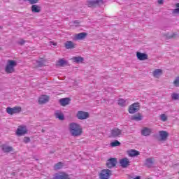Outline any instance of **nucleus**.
I'll use <instances>...</instances> for the list:
<instances>
[{"label":"nucleus","instance_id":"nucleus-41","mask_svg":"<svg viewBox=\"0 0 179 179\" xmlns=\"http://www.w3.org/2000/svg\"><path fill=\"white\" fill-rule=\"evenodd\" d=\"M157 3L159 5H163V0H158Z\"/></svg>","mask_w":179,"mask_h":179},{"label":"nucleus","instance_id":"nucleus-27","mask_svg":"<svg viewBox=\"0 0 179 179\" xmlns=\"http://www.w3.org/2000/svg\"><path fill=\"white\" fill-rule=\"evenodd\" d=\"M64 166V164L62 162H58L57 164H55L54 170H60Z\"/></svg>","mask_w":179,"mask_h":179},{"label":"nucleus","instance_id":"nucleus-38","mask_svg":"<svg viewBox=\"0 0 179 179\" xmlns=\"http://www.w3.org/2000/svg\"><path fill=\"white\" fill-rule=\"evenodd\" d=\"M30 142V138L29 137H24V143H28Z\"/></svg>","mask_w":179,"mask_h":179},{"label":"nucleus","instance_id":"nucleus-37","mask_svg":"<svg viewBox=\"0 0 179 179\" xmlns=\"http://www.w3.org/2000/svg\"><path fill=\"white\" fill-rule=\"evenodd\" d=\"M31 5H34L38 2V0H28Z\"/></svg>","mask_w":179,"mask_h":179},{"label":"nucleus","instance_id":"nucleus-28","mask_svg":"<svg viewBox=\"0 0 179 179\" xmlns=\"http://www.w3.org/2000/svg\"><path fill=\"white\" fill-rule=\"evenodd\" d=\"M66 64V62L63 59H59L58 62H57L56 65L58 66H64V65Z\"/></svg>","mask_w":179,"mask_h":179},{"label":"nucleus","instance_id":"nucleus-1","mask_svg":"<svg viewBox=\"0 0 179 179\" xmlns=\"http://www.w3.org/2000/svg\"><path fill=\"white\" fill-rule=\"evenodd\" d=\"M69 131L73 137H78L83 133L81 126L76 122L69 124Z\"/></svg>","mask_w":179,"mask_h":179},{"label":"nucleus","instance_id":"nucleus-5","mask_svg":"<svg viewBox=\"0 0 179 179\" xmlns=\"http://www.w3.org/2000/svg\"><path fill=\"white\" fill-rule=\"evenodd\" d=\"M140 105L139 103H134L129 106L128 112L131 114H134L139 110Z\"/></svg>","mask_w":179,"mask_h":179},{"label":"nucleus","instance_id":"nucleus-16","mask_svg":"<svg viewBox=\"0 0 179 179\" xmlns=\"http://www.w3.org/2000/svg\"><path fill=\"white\" fill-rule=\"evenodd\" d=\"M64 47H66V49H74L76 48V45L73 42L71 41H66V43H64Z\"/></svg>","mask_w":179,"mask_h":179},{"label":"nucleus","instance_id":"nucleus-7","mask_svg":"<svg viewBox=\"0 0 179 179\" xmlns=\"http://www.w3.org/2000/svg\"><path fill=\"white\" fill-rule=\"evenodd\" d=\"M53 179H71V178L65 172H60L55 174Z\"/></svg>","mask_w":179,"mask_h":179},{"label":"nucleus","instance_id":"nucleus-30","mask_svg":"<svg viewBox=\"0 0 179 179\" xmlns=\"http://www.w3.org/2000/svg\"><path fill=\"white\" fill-rule=\"evenodd\" d=\"M120 145H121V143L117 140L110 143V146H111L112 148L119 147Z\"/></svg>","mask_w":179,"mask_h":179},{"label":"nucleus","instance_id":"nucleus-34","mask_svg":"<svg viewBox=\"0 0 179 179\" xmlns=\"http://www.w3.org/2000/svg\"><path fill=\"white\" fill-rule=\"evenodd\" d=\"M173 85H175L176 87H179V77H176L175 80H173Z\"/></svg>","mask_w":179,"mask_h":179},{"label":"nucleus","instance_id":"nucleus-2","mask_svg":"<svg viewBox=\"0 0 179 179\" xmlns=\"http://www.w3.org/2000/svg\"><path fill=\"white\" fill-rule=\"evenodd\" d=\"M17 62L15 60H8L7 64L5 66V72L7 74L15 73V67L17 66Z\"/></svg>","mask_w":179,"mask_h":179},{"label":"nucleus","instance_id":"nucleus-9","mask_svg":"<svg viewBox=\"0 0 179 179\" xmlns=\"http://www.w3.org/2000/svg\"><path fill=\"white\" fill-rule=\"evenodd\" d=\"M76 117L80 120H84L89 117V113L87 112L79 111L77 113Z\"/></svg>","mask_w":179,"mask_h":179},{"label":"nucleus","instance_id":"nucleus-3","mask_svg":"<svg viewBox=\"0 0 179 179\" xmlns=\"http://www.w3.org/2000/svg\"><path fill=\"white\" fill-rule=\"evenodd\" d=\"M7 113L10 115H13L15 114H18L22 112V107L15 106L13 108L8 107L6 108Z\"/></svg>","mask_w":179,"mask_h":179},{"label":"nucleus","instance_id":"nucleus-12","mask_svg":"<svg viewBox=\"0 0 179 179\" xmlns=\"http://www.w3.org/2000/svg\"><path fill=\"white\" fill-rule=\"evenodd\" d=\"M120 166L122 167V169H126L127 166H129V161L128 158H123L120 160Z\"/></svg>","mask_w":179,"mask_h":179},{"label":"nucleus","instance_id":"nucleus-13","mask_svg":"<svg viewBox=\"0 0 179 179\" xmlns=\"http://www.w3.org/2000/svg\"><path fill=\"white\" fill-rule=\"evenodd\" d=\"M136 56L137 57V59L140 61H144L148 59V55L145 53H142L141 52H136Z\"/></svg>","mask_w":179,"mask_h":179},{"label":"nucleus","instance_id":"nucleus-6","mask_svg":"<svg viewBox=\"0 0 179 179\" xmlns=\"http://www.w3.org/2000/svg\"><path fill=\"white\" fill-rule=\"evenodd\" d=\"M27 134V129L26 126H19L17 129L16 130V135L19 136H22V135H25Z\"/></svg>","mask_w":179,"mask_h":179},{"label":"nucleus","instance_id":"nucleus-33","mask_svg":"<svg viewBox=\"0 0 179 179\" xmlns=\"http://www.w3.org/2000/svg\"><path fill=\"white\" fill-rule=\"evenodd\" d=\"M160 118H161V120L163 122H165L167 121V116L165 114H161L160 115Z\"/></svg>","mask_w":179,"mask_h":179},{"label":"nucleus","instance_id":"nucleus-18","mask_svg":"<svg viewBox=\"0 0 179 179\" xmlns=\"http://www.w3.org/2000/svg\"><path fill=\"white\" fill-rule=\"evenodd\" d=\"M128 155H129L130 157H134L140 155V152H138L136 150H130L129 151H128Z\"/></svg>","mask_w":179,"mask_h":179},{"label":"nucleus","instance_id":"nucleus-19","mask_svg":"<svg viewBox=\"0 0 179 179\" xmlns=\"http://www.w3.org/2000/svg\"><path fill=\"white\" fill-rule=\"evenodd\" d=\"M31 12L38 13L41 12V7L39 5H31Z\"/></svg>","mask_w":179,"mask_h":179},{"label":"nucleus","instance_id":"nucleus-17","mask_svg":"<svg viewBox=\"0 0 179 179\" xmlns=\"http://www.w3.org/2000/svg\"><path fill=\"white\" fill-rule=\"evenodd\" d=\"M87 34L85 32H81L76 34L75 38L76 40H83L86 38Z\"/></svg>","mask_w":179,"mask_h":179},{"label":"nucleus","instance_id":"nucleus-14","mask_svg":"<svg viewBox=\"0 0 179 179\" xmlns=\"http://www.w3.org/2000/svg\"><path fill=\"white\" fill-rule=\"evenodd\" d=\"M168 133L167 131H159V137H160V139L159 141H165L167 140V138H168Z\"/></svg>","mask_w":179,"mask_h":179},{"label":"nucleus","instance_id":"nucleus-45","mask_svg":"<svg viewBox=\"0 0 179 179\" xmlns=\"http://www.w3.org/2000/svg\"><path fill=\"white\" fill-rule=\"evenodd\" d=\"M178 179H179V178H178Z\"/></svg>","mask_w":179,"mask_h":179},{"label":"nucleus","instance_id":"nucleus-44","mask_svg":"<svg viewBox=\"0 0 179 179\" xmlns=\"http://www.w3.org/2000/svg\"><path fill=\"white\" fill-rule=\"evenodd\" d=\"M134 179H140V176H137Z\"/></svg>","mask_w":179,"mask_h":179},{"label":"nucleus","instance_id":"nucleus-43","mask_svg":"<svg viewBox=\"0 0 179 179\" xmlns=\"http://www.w3.org/2000/svg\"><path fill=\"white\" fill-rule=\"evenodd\" d=\"M50 43H52L54 46H56V45H57V44L55 43L54 42H50Z\"/></svg>","mask_w":179,"mask_h":179},{"label":"nucleus","instance_id":"nucleus-23","mask_svg":"<svg viewBox=\"0 0 179 179\" xmlns=\"http://www.w3.org/2000/svg\"><path fill=\"white\" fill-rule=\"evenodd\" d=\"M71 60L76 62V64H79L83 62V57L80 56L74 57L71 58Z\"/></svg>","mask_w":179,"mask_h":179},{"label":"nucleus","instance_id":"nucleus-36","mask_svg":"<svg viewBox=\"0 0 179 179\" xmlns=\"http://www.w3.org/2000/svg\"><path fill=\"white\" fill-rule=\"evenodd\" d=\"M179 94L178 93H173L172 94V99L173 100H178Z\"/></svg>","mask_w":179,"mask_h":179},{"label":"nucleus","instance_id":"nucleus-11","mask_svg":"<svg viewBox=\"0 0 179 179\" xmlns=\"http://www.w3.org/2000/svg\"><path fill=\"white\" fill-rule=\"evenodd\" d=\"M49 101H50V96H48L47 95H42L38 99V103L39 104H45L47 102H48Z\"/></svg>","mask_w":179,"mask_h":179},{"label":"nucleus","instance_id":"nucleus-24","mask_svg":"<svg viewBox=\"0 0 179 179\" xmlns=\"http://www.w3.org/2000/svg\"><path fill=\"white\" fill-rule=\"evenodd\" d=\"M162 75V69H155V71H153V76H155V78H159V76Z\"/></svg>","mask_w":179,"mask_h":179},{"label":"nucleus","instance_id":"nucleus-42","mask_svg":"<svg viewBox=\"0 0 179 179\" xmlns=\"http://www.w3.org/2000/svg\"><path fill=\"white\" fill-rule=\"evenodd\" d=\"M73 24H76V27L79 26V22L78 21L73 22Z\"/></svg>","mask_w":179,"mask_h":179},{"label":"nucleus","instance_id":"nucleus-20","mask_svg":"<svg viewBox=\"0 0 179 179\" xmlns=\"http://www.w3.org/2000/svg\"><path fill=\"white\" fill-rule=\"evenodd\" d=\"M152 134V130L150 128L145 127L142 130V135L144 136H150Z\"/></svg>","mask_w":179,"mask_h":179},{"label":"nucleus","instance_id":"nucleus-35","mask_svg":"<svg viewBox=\"0 0 179 179\" xmlns=\"http://www.w3.org/2000/svg\"><path fill=\"white\" fill-rule=\"evenodd\" d=\"M126 103V101L124 99H120L119 101H117V104H119L120 106H124Z\"/></svg>","mask_w":179,"mask_h":179},{"label":"nucleus","instance_id":"nucleus-39","mask_svg":"<svg viewBox=\"0 0 179 179\" xmlns=\"http://www.w3.org/2000/svg\"><path fill=\"white\" fill-rule=\"evenodd\" d=\"M25 42L26 41L24 40L21 39L20 41H19L18 44L20 45H24Z\"/></svg>","mask_w":179,"mask_h":179},{"label":"nucleus","instance_id":"nucleus-31","mask_svg":"<svg viewBox=\"0 0 179 179\" xmlns=\"http://www.w3.org/2000/svg\"><path fill=\"white\" fill-rule=\"evenodd\" d=\"M176 8L173 10L172 13L174 15H178V14H179V3H176Z\"/></svg>","mask_w":179,"mask_h":179},{"label":"nucleus","instance_id":"nucleus-26","mask_svg":"<svg viewBox=\"0 0 179 179\" xmlns=\"http://www.w3.org/2000/svg\"><path fill=\"white\" fill-rule=\"evenodd\" d=\"M55 115H56V117L59 119V120H64V114L61 113L59 110H57L56 113H55Z\"/></svg>","mask_w":179,"mask_h":179},{"label":"nucleus","instance_id":"nucleus-4","mask_svg":"<svg viewBox=\"0 0 179 179\" xmlns=\"http://www.w3.org/2000/svg\"><path fill=\"white\" fill-rule=\"evenodd\" d=\"M111 171H110L109 169L102 170L101 172H100L99 178L109 179V178L111 176Z\"/></svg>","mask_w":179,"mask_h":179},{"label":"nucleus","instance_id":"nucleus-29","mask_svg":"<svg viewBox=\"0 0 179 179\" xmlns=\"http://www.w3.org/2000/svg\"><path fill=\"white\" fill-rule=\"evenodd\" d=\"M87 6L89 8H94L96 7V4L94 1H87Z\"/></svg>","mask_w":179,"mask_h":179},{"label":"nucleus","instance_id":"nucleus-32","mask_svg":"<svg viewBox=\"0 0 179 179\" xmlns=\"http://www.w3.org/2000/svg\"><path fill=\"white\" fill-rule=\"evenodd\" d=\"M94 2L96 5V6H101L104 3L103 0H94Z\"/></svg>","mask_w":179,"mask_h":179},{"label":"nucleus","instance_id":"nucleus-22","mask_svg":"<svg viewBox=\"0 0 179 179\" xmlns=\"http://www.w3.org/2000/svg\"><path fill=\"white\" fill-rule=\"evenodd\" d=\"M1 147L3 152H10L13 151V147L7 146L6 145H2Z\"/></svg>","mask_w":179,"mask_h":179},{"label":"nucleus","instance_id":"nucleus-21","mask_svg":"<svg viewBox=\"0 0 179 179\" xmlns=\"http://www.w3.org/2000/svg\"><path fill=\"white\" fill-rule=\"evenodd\" d=\"M143 119V116L141 113H137L136 115H133L131 117V120H135V121H141Z\"/></svg>","mask_w":179,"mask_h":179},{"label":"nucleus","instance_id":"nucleus-15","mask_svg":"<svg viewBox=\"0 0 179 179\" xmlns=\"http://www.w3.org/2000/svg\"><path fill=\"white\" fill-rule=\"evenodd\" d=\"M70 101H71V99L69 98L59 99V103L61 104L62 106H64V107L66 106H68Z\"/></svg>","mask_w":179,"mask_h":179},{"label":"nucleus","instance_id":"nucleus-40","mask_svg":"<svg viewBox=\"0 0 179 179\" xmlns=\"http://www.w3.org/2000/svg\"><path fill=\"white\" fill-rule=\"evenodd\" d=\"M176 36H177V34H173L172 36H168V38L171 39V38H176Z\"/></svg>","mask_w":179,"mask_h":179},{"label":"nucleus","instance_id":"nucleus-8","mask_svg":"<svg viewBox=\"0 0 179 179\" xmlns=\"http://www.w3.org/2000/svg\"><path fill=\"white\" fill-rule=\"evenodd\" d=\"M117 163V162L116 158H111L110 159H108L106 162V166L108 169H112L116 166Z\"/></svg>","mask_w":179,"mask_h":179},{"label":"nucleus","instance_id":"nucleus-25","mask_svg":"<svg viewBox=\"0 0 179 179\" xmlns=\"http://www.w3.org/2000/svg\"><path fill=\"white\" fill-rule=\"evenodd\" d=\"M152 164H154V161L152 158H148L145 159V166H147L148 169L152 167Z\"/></svg>","mask_w":179,"mask_h":179},{"label":"nucleus","instance_id":"nucleus-10","mask_svg":"<svg viewBox=\"0 0 179 179\" xmlns=\"http://www.w3.org/2000/svg\"><path fill=\"white\" fill-rule=\"evenodd\" d=\"M122 135V130L118 128H114L111 130L110 136L113 138L120 137Z\"/></svg>","mask_w":179,"mask_h":179}]
</instances>
